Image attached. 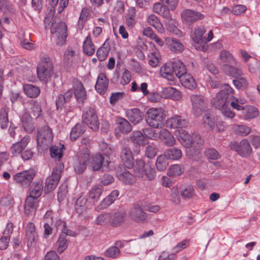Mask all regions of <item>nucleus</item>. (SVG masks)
I'll list each match as a JSON object with an SVG mask.
<instances>
[{
    "label": "nucleus",
    "mask_w": 260,
    "mask_h": 260,
    "mask_svg": "<svg viewBox=\"0 0 260 260\" xmlns=\"http://www.w3.org/2000/svg\"><path fill=\"white\" fill-rule=\"evenodd\" d=\"M67 240L64 234H61L59 235L58 240L57 241L58 248L57 251L59 253H62L67 247Z\"/></svg>",
    "instance_id": "57"
},
{
    "label": "nucleus",
    "mask_w": 260,
    "mask_h": 260,
    "mask_svg": "<svg viewBox=\"0 0 260 260\" xmlns=\"http://www.w3.org/2000/svg\"><path fill=\"white\" fill-rule=\"evenodd\" d=\"M103 190L102 185L100 184L93 186L89 191V199L93 200V202L98 201Z\"/></svg>",
    "instance_id": "39"
},
{
    "label": "nucleus",
    "mask_w": 260,
    "mask_h": 260,
    "mask_svg": "<svg viewBox=\"0 0 260 260\" xmlns=\"http://www.w3.org/2000/svg\"><path fill=\"white\" fill-rule=\"evenodd\" d=\"M159 138L161 141L167 146H172L176 143L174 137L167 129L164 128L160 130Z\"/></svg>",
    "instance_id": "26"
},
{
    "label": "nucleus",
    "mask_w": 260,
    "mask_h": 260,
    "mask_svg": "<svg viewBox=\"0 0 260 260\" xmlns=\"http://www.w3.org/2000/svg\"><path fill=\"white\" fill-rule=\"evenodd\" d=\"M236 79L233 81L234 85L238 89H246L248 87V83L245 78L241 76L236 77Z\"/></svg>",
    "instance_id": "55"
},
{
    "label": "nucleus",
    "mask_w": 260,
    "mask_h": 260,
    "mask_svg": "<svg viewBox=\"0 0 260 260\" xmlns=\"http://www.w3.org/2000/svg\"><path fill=\"white\" fill-rule=\"evenodd\" d=\"M147 21L149 24L153 26L158 32L160 33L165 32V28L162 24L154 14L149 15L147 18Z\"/></svg>",
    "instance_id": "34"
},
{
    "label": "nucleus",
    "mask_w": 260,
    "mask_h": 260,
    "mask_svg": "<svg viewBox=\"0 0 260 260\" xmlns=\"http://www.w3.org/2000/svg\"><path fill=\"white\" fill-rule=\"evenodd\" d=\"M121 252L120 249L117 246H112L106 249L104 255L106 257L116 258L119 257Z\"/></svg>",
    "instance_id": "47"
},
{
    "label": "nucleus",
    "mask_w": 260,
    "mask_h": 260,
    "mask_svg": "<svg viewBox=\"0 0 260 260\" xmlns=\"http://www.w3.org/2000/svg\"><path fill=\"white\" fill-rule=\"evenodd\" d=\"M8 110L6 108H2L0 110V126L2 128H6L9 125Z\"/></svg>",
    "instance_id": "51"
},
{
    "label": "nucleus",
    "mask_w": 260,
    "mask_h": 260,
    "mask_svg": "<svg viewBox=\"0 0 260 260\" xmlns=\"http://www.w3.org/2000/svg\"><path fill=\"white\" fill-rule=\"evenodd\" d=\"M111 46L108 40H107L96 51V56L100 61L105 60L108 57Z\"/></svg>",
    "instance_id": "29"
},
{
    "label": "nucleus",
    "mask_w": 260,
    "mask_h": 260,
    "mask_svg": "<svg viewBox=\"0 0 260 260\" xmlns=\"http://www.w3.org/2000/svg\"><path fill=\"white\" fill-rule=\"evenodd\" d=\"M176 22L175 20L170 19L166 22L167 29L171 32L178 36H181V31L176 26Z\"/></svg>",
    "instance_id": "50"
},
{
    "label": "nucleus",
    "mask_w": 260,
    "mask_h": 260,
    "mask_svg": "<svg viewBox=\"0 0 260 260\" xmlns=\"http://www.w3.org/2000/svg\"><path fill=\"white\" fill-rule=\"evenodd\" d=\"M233 94V89L228 84H224L222 90L212 100V104L215 108L220 110L228 104L231 96Z\"/></svg>",
    "instance_id": "3"
},
{
    "label": "nucleus",
    "mask_w": 260,
    "mask_h": 260,
    "mask_svg": "<svg viewBox=\"0 0 260 260\" xmlns=\"http://www.w3.org/2000/svg\"><path fill=\"white\" fill-rule=\"evenodd\" d=\"M85 131V127L81 123L76 124L71 130L70 133V139L75 141L80 137Z\"/></svg>",
    "instance_id": "36"
},
{
    "label": "nucleus",
    "mask_w": 260,
    "mask_h": 260,
    "mask_svg": "<svg viewBox=\"0 0 260 260\" xmlns=\"http://www.w3.org/2000/svg\"><path fill=\"white\" fill-rule=\"evenodd\" d=\"M191 139L193 140L192 147L198 149L201 148L204 143V140L199 134L197 133L193 134L191 135Z\"/></svg>",
    "instance_id": "58"
},
{
    "label": "nucleus",
    "mask_w": 260,
    "mask_h": 260,
    "mask_svg": "<svg viewBox=\"0 0 260 260\" xmlns=\"http://www.w3.org/2000/svg\"><path fill=\"white\" fill-rule=\"evenodd\" d=\"M51 32L57 45L61 46L65 43L67 37V26L64 22H52Z\"/></svg>",
    "instance_id": "5"
},
{
    "label": "nucleus",
    "mask_w": 260,
    "mask_h": 260,
    "mask_svg": "<svg viewBox=\"0 0 260 260\" xmlns=\"http://www.w3.org/2000/svg\"><path fill=\"white\" fill-rule=\"evenodd\" d=\"M25 236L27 240V246H32L37 242L38 234L36 231V227L32 222L27 224L25 228Z\"/></svg>",
    "instance_id": "17"
},
{
    "label": "nucleus",
    "mask_w": 260,
    "mask_h": 260,
    "mask_svg": "<svg viewBox=\"0 0 260 260\" xmlns=\"http://www.w3.org/2000/svg\"><path fill=\"white\" fill-rule=\"evenodd\" d=\"M219 62L220 64H235V59L233 55L226 50H222L221 51L219 56Z\"/></svg>",
    "instance_id": "38"
},
{
    "label": "nucleus",
    "mask_w": 260,
    "mask_h": 260,
    "mask_svg": "<svg viewBox=\"0 0 260 260\" xmlns=\"http://www.w3.org/2000/svg\"><path fill=\"white\" fill-rule=\"evenodd\" d=\"M131 140L133 143L138 145H144L145 144V137L139 131L133 132L130 136Z\"/></svg>",
    "instance_id": "44"
},
{
    "label": "nucleus",
    "mask_w": 260,
    "mask_h": 260,
    "mask_svg": "<svg viewBox=\"0 0 260 260\" xmlns=\"http://www.w3.org/2000/svg\"><path fill=\"white\" fill-rule=\"evenodd\" d=\"M237 100L235 102H231V106L237 110H241L243 116V118L245 120L252 119L258 115V111L257 109L250 105H246L245 106H242L241 105H238L237 103Z\"/></svg>",
    "instance_id": "11"
},
{
    "label": "nucleus",
    "mask_w": 260,
    "mask_h": 260,
    "mask_svg": "<svg viewBox=\"0 0 260 260\" xmlns=\"http://www.w3.org/2000/svg\"><path fill=\"white\" fill-rule=\"evenodd\" d=\"M36 175V172L33 169H30L17 173L14 179H34Z\"/></svg>",
    "instance_id": "53"
},
{
    "label": "nucleus",
    "mask_w": 260,
    "mask_h": 260,
    "mask_svg": "<svg viewBox=\"0 0 260 260\" xmlns=\"http://www.w3.org/2000/svg\"><path fill=\"white\" fill-rule=\"evenodd\" d=\"M108 80L106 75L101 73L97 79L95 88L100 94H104L107 90L108 86Z\"/></svg>",
    "instance_id": "20"
},
{
    "label": "nucleus",
    "mask_w": 260,
    "mask_h": 260,
    "mask_svg": "<svg viewBox=\"0 0 260 260\" xmlns=\"http://www.w3.org/2000/svg\"><path fill=\"white\" fill-rule=\"evenodd\" d=\"M136 10L134 8H130L128 10V14L125 17L127 25L132 27L136 23Z\"/></svg>",
    "instance_id": "54"
},
{
    "label": "nucleus",
    "mask_w": 260,
    "mask_h": 260,
    "mask_svg": "<svg viewBox=\"0 0 260 260\" xmlns=\"http://www.w3.org/2000/svg\"><path fill=\"white\" fill-rule=\"evenodd\" d=\"M182 173V168L180 165H175L172 166L168 171V175L171 177H175Z\"/></svg>",
    "instance_id": "60"
},
{
    "label": "nucleus",
    "mask_w": 260,
    "mask_h": 260,
    "mask_svg": "<svg viewBox=\"0 0 260 260\" xmlns=\"http://www.w3.org/2000/svg\"><path fill=\"white\" fill-rule=\"evenodd\" d=\"M43 189L41 180H37L31 182L29 188V196L25 200L24 212L27 216L35 214L38 206V198L41 196Z\"/></svg>",
    "instance_id": "1"
},
{
    "label": "nucleus",
    "mask_w": 260,
    "mask_h": 260,
    "mask_svg": "<svg viewBox=\"0 0 260 260\" xmlns=\"http://www.w3.org/2000/svg\"><path fill=\"white\" fill-rule=\"evenodd\" d=\"M181 84L190 89H194L197 86V83L192 76L186 72L178 78Z\"/></svg>",
    "instance_id": "25"
},
{
    "label": "nucleus",
    "mask_w": 260,
    "mask_h": 260,
    "mask_svg": "<svg viewBox=\"0 0 260 260\" xmlns=\"http://www.w3.org/2000/svg\"><path fill=\"white\" fill-rule=\"evenodd\" d=\"M147 164H145L142 159H136L134 175L128 171L123 166L120 165L116 168V176L119 179H132L133 177H144V171Z\"/></svg>",
    "instance_id": "2"
},
{
    "label": "nucleus",
    "mask_w": 260,
    "mask_h": 260,
    "mask_svg": "<svg viewBox=\"0 0 260 260\" xmlns=\"http://www.w3.org/2000/svg\"><path fill=\"white\" fill-rule=\"evenodd\" d=\"M130 218L136 222H143L147 219V214L138 204H134L128 211Z\"/></svg>",
    "instance_id": "16"
},
{
    "label": "nucleus",
    "mask_w": 260,
    "mask_h": 260,
    "mask_svg": "<svg viewBox=\"0 0 260 260\" xmlns=\"http://www.w3.org/2000/svg\"><path fill=\"white\" fill-rule=\"evenodd\" d=\"M168 126L172 128L185 127L187 126L188 122L186 120L181 116L175 115L167 120Z\"/></svg>",
    "instance_id": "19"
},
{
    "label": "nucleus",
    "mask_w": 260,
    "mask_h": 260,
    "mask_svg": "<svg viewBox=\"0 0 260 260\" xmlns=\"http://www.w3.org/2000/svg\"><path fill=\"white\" fill-rule=\"evenodd\" d=\"M166 42L170 50L175 53H180L183 51L184 45L178 40L169 37L166 39Z\"/></svg>",
    "instance_id": "21"
},
{
    "label": "nucleus",
    "mask_w": 260,
    "mask_h": 260,
    "mask_svg": "<svg viewBox=\"0 0 260 260\" xmlns=\"http://www.w3.org/2000/svg\"><path fill=\"white\" fill-rule=\"evenodd\" d=\"M203 123L206 128L212 131L215 127L214 117L210 114H205L203 117Z\"/></svg>",
    "instance_id": "46"
},
{
    "label": "nucleus",
    "mask_w": 260,
    "mask_h": 260,
    "mask_svg": "<svg viewBox=\"0 0 260 260\" xmlns=\"http://www.w3.org/2000/svg\"><path fill=\"white\" fill-rule=\"evenodd\" d=\"M30 137L24 136L20 141L14 144L11 148V151L13 155L20 154L22 150L25 148L30 141Z\"/></svg>",
    "instance_id": "23"
},
{
    "label": "nucleus",
    "mask_w": 260,
    "mask_h": 260,
    "mask_svg": "<svg viewBox=\"0 0 260 260\" xmlns=\"http://www.w3.org/2000/svg\"><path fill=\"white\" fill-rule=\"evenodd\" d=\"M175 136L177 137L178 141L180 143L186 148L192 147V139H191V136L182 128L178 129L175 132Z\"/></svg>",
    "instance_id": "18"
},
{
    "label": "nucleus",
    "mask_w": 260,
    "mask_h": 260,
    "mask_svg": "<svg viewBox=\"0 0 260 260\" xmlns=\"http://www.w3.org/2000/svg\"><path fill=\"white\" fill-rule=\"evenodd\" d=\"M21 123L22 127L26 133H30L34 130L35 126L29 114L24 113L22 116Z\"/></svg>",
    "instance_id": "31"
},
{
    "label": "nucleus",
    "mask_w": 260,
    "mask_h": 260,
    "mask_svg": "<svg viewBox=\"0 0 260 260\" xmlns=\"http://www.w3.org/2000/svg\"><path fill=\"white\" fill-rule=\"evenodd\" d=\"M233 129L236 134L241 136H246L250 134L251 132L250 128L244 124L234 125Z\"/></svg>",
    "instance_id": "48"
},
{
    "label": "nucleus",
    "mask_w": 260,
    "mask_h": 260,
    "mask_svg": "<svg viewBox=\"0 0 260 260\" xmlns=\"http://www.w3.org/2000/svg\"><path fill=\"white\" fill-rule=\"evenodd\" d=\"M230 147L242 157H247L252 152V148L246 139H243L240 143L231 142Z\"/></svg>",
    "instance_id": "12"
},
{
    "label": "nucleus",
    "mask_w": 260,
    "mask_h": 260,
    "mask_svg": "<svg viewBox=\"0 0 260 260\" xmlns=\"http://www.w3.org/2000/svg\"><path fill=\"white\" fill-rule=\"evenodd\" d=\"M53 64L49 58H43L39 62L37 69L38 78L41 81H48L53 74Z\"/></svg>",
    "instance_id": "4"
},
{
    "label": "nucleus",
    "mask_w": 260,
    "mask_h": 260,
    "mask_svg": "<svg viewBox=\"0 0 260 260\" xmlns=\"http://www.w3.org/2000/svg\"><path fill=\"white\" fill-rule=\"evenodd\" d=\"M62 147L60 146H52L50 148L51 157L59 159L62 156Z\"/></svg>",
    "instance_id": "56"
},
{
    "label": "nucleus",
    "mask_w": 260,
    "mask_h": 260,
    "mask_svg": "<svg viewBox=\"0 0 260 260\" xmlns=\"http://www.w3.org/2000/svg\"><path fill=\"white\" fill-rule=\"evenodd\" d=\"M222 69L226 74L233 76L234 78L242 76V72L240 70L229 64H223Z\"/></svg>",
    "instance_id": "40"
},
{
    "label": "nucleus",
    "mask_w": 260,
    "mask_h": 260,
    "mask_svg": "<svg viewBox=\"0 0 260 260\" xmlns=\"http://www.w3.org/2000/svg\"><path fill=\"white\" fill-rule=\"evenodd\" d=\"M131 80V75L130 72L126 69H124L121 77L120 79V82L121 84L124 85L129 83Z\"/></svg>",
    "instance_id": "63"
},
{
    "label": "nucleus",
    "mask_w": 260,
    "mask_h": 260,
    "mask_svg": "<svg viewBox=\"0 0 260 260\" xmlns=\"http://www.w3.org/2000/svg\"><path fill=\"white\" fill-rule=\"evenodd\" d=\"M162 96L164 98L178 100L181 98L179 91L172 87H166L162 90Z\"/></svg>",
    "instance_id": "32"
},
{
    "label": "nucleus",
    "mask_w": 260,
    "mask_h": 260,
    "mask_svg": "<svg viewBox=\"0 0 260 260\" xmlns=\"http://www.w3.org/2000/svg\"><path fill=\"white\" fill-rule=\"evenodd\" d=\"M120 157L123 167L131 169L134 166V158L130 148L124 145L121 147Z\"/></svg>",
    "instance_id": "15"
},
{
    "label": "nucleus",
    "mask_w": 260,
    "mask_h": 260,
    "mask_svg": "<svg viewBox=\"0 0 260 260\" xmlns=\"http://www.w3.org/2000/svg\"><path fill=\"white\" fill-rule=\"evenodd\" d=\"M113 217L112 213H106L99 215L95 220V223L98 225H105L110 222Z\"/></svg>",
    "instance_id": "49"
},
{
    "label": "nucleus",
    "mask_w": 260,
    "mask_h": 260,
    "mask_svg": "<svg viewBox=\"0 0 260 260\" xmlns=\"http://www.w3.org/2000/svg\"><path fill=\"white\" fill-rule=\"evenodd\" d=\"M145 120L150 127L158 128L162 124V114L158 109L150 108L146 114Z\"/></svg>",
    "instance_id": "7"
},
{
    "label": "nucleus",
    "mask_w": 260,
    "mask_h": 260,
    "mask_svg": "<svg viewBox=\"0 0 260 260\" xmlns=\"http://www.w3.org/2000/svg\"><path fill=\"white\" fill-rule=\"evenodd\" d=\"M205 155L209 158L211 159H217L219 157L218 152L214 149L209 148L205 151Z\"/></svg>",
    "instance_id": "64"
},
{
    "label": "nucleus",
    "mask_w": 260,
    "mask_h": 260,
    "mask_svg": "<svg viewBox=\"0 0 260 260\" xmlns=\"http://www.w3.org/2000/svg\"><path fill=\"white\" fill-rule=\"evenodd\" d=\"M30 111L32 116L36 118L39 117L41 114V107L36 101H31L30 103Z\"/></svg>",
    "instance_id": "61"
},
{
    "label": "nucleus",
    "mask_w": 260,
    "mask_h": 260,
    "mask_svg": "<svg viewBox=\"0 0 260 260\" xmlns=\"http://www.w3.org/2000/svg\"><path fill=\"white\" fill-rule=\"evenodd\" d=\"M86 202L87 200L83 197H80L77 200L75 204V210L79 215L84 213L86 211Z\"/></svg>",
    "instance_id": "45"
},
{
    "label": "nucleus",
    "mask_w": 260,
    "mask_h": 260,
    "mask_svg": "<svg viewBox=\"0 0 260 260\" xmlns=\"http://www.w3.org/2000/svg\"><path fill=\"white\" fill-rule=\"evenodd\" d=\"M126 116L128 120L134 124L140 123L143 120V114L138 109H132L127 110Z\"/></svg>",
    "instance_id": "24"
},
{
    "label": "nucleus",
    "mask_w": 260,
    "mask_h": 260,
    "mask_svg": "<svg viewBox=\"0 0 260 260\" xmlns=\"http://www.w3.org/2000/svg\"><path fill=\"white\" fill-rule=\"evenodd\" d=\"M82 121L90 129L94 131L99 129V121L95 110L91 108L87 107L84 109L82 114Z\"/></svg>",
    "instance_id": "8"
},
{
    "label": "nucleus",
    "mask_w": 260,
    "mask_h": 260,
    "mask_svg": "<svg viewBox=\"0 0 260 260\" xmlns=\"http://www.w3.org/2000/svg\"><path fill=\"white\" fill-rule=\"evenodd\" d=\"M83 51L87 55L90 56L95 52V47L91 37L88 35L84 40L83 45Z\"/></svg>",
    "instance_id": "41"
},
{
    "label": "nucleus",
    "mask_w": 260,
    "mask_h": 260,
    "mask_svg": "<svg viewBox=\"0 0 260 260\" xmlns=\"http://www.w3.org/2000/svg\"><path fill=\"white\" fill-rule=\"evenodd\" d=\"M181 17L183 23L191 25L199 20L203 19L205 15L197 11L186 9L182 11Z\"/></svg>",
    "instance_id": "10"
},
{
    "label": "nucleus",
    "mask_w": 260,
    "mask_h": 260,
    "mask_svg": "<svg viewBox=\"0 0 260 260\" xmlns=\"http://www.w3.org/2000/svg\"><path fill=\"white\" fill-rule=\"evenodd\" d=\"M75 97L79 103L83 104L87 98V93L82 82L76 79L72 81Z\"/></svg>",
    "instance_id": "14"
},
{
    "label": "nucleus",
    "mask_w": 260,
    "mask_h": 260,
    "mask_svg": "<svg viewBox=\"0 0 260 260\" xmlns=\"http://www.w3.org/2000/svg\"><path fill=\"white\" fill-rule=\"evenodd\" d=\"M181 197L185 200L193 199L196 196L195 189L193 185L185 184L180 188Z\"/></svg>",
    "instance_id": "27"
},
{
    "label": "nucleus",
    "mask_w": 260,
    "mask_h": 260,
    "mask_svg": "<svg viewBox=\"0 0 260 260\" xmlns=\"http://www.w3.org/2000/svg\"><path fill=\"white\" fill-rule=\"evenodd\" d=\"M117 128L120 133L126 134L129 133L132 127L129 122L124 118H118L116 120Z\"/></svg>",
    "instance_id": "33"
},
{
    "label": "nucleus",
    "mask_w": 260,
    "mask_h": 260,
    "mask_svg": "<svg viewBox=\"0 0 260 260\" xmlns=\"http://www.w3.org/2000/svg\"><path fill=\"white\" fill-rule=\"evenodd\" d=\"M165 154L167 158L172 160H178L182 156L181 150L176 147H172L167 150Z\"/></svg>",
    "instance_id": "43"
},
{
    "label": "nucleus",
    "mask_w": 260,
    "mask_h": 260,
    "mask_svg": "<svg viewBox=\"0 0 260 260\" xmlns=\"http://www.w3.org/2000/svg\"><path fill=\"white\" fill-rule=\"evenodd\" d=\"M89 151L87 148H84L78 155L74 164V170L76 173L81 174L85 170L89 159Z\"/></svg>",
    "instance_id": "9"
},
{
    "label": "nucleus",
    "mask_w": 260,
    "mask_h": 260,
    "mask_svg": "<svg viewBox=\"0 0 260 260\" xmlns=\"http://www.w3.org/2000/svg\"><path fill=\"white\" fill-rule=\"evenodd\" d=\"M109 164V161L108 160H105L103 155L100 153L95 154L91 162L92 168L94 171L99 170L103 166H107Z\"/></svg>",
    "instance_id": "22"
},
{
    "label": "nucleus",
    "mask_w": 260,
    "mask_h": 260,
    "mask_svg": "<svg viewBox=\"0 0 260 260\" xmlns=\"http://www.w3.org/2000/svg\"><path fill=\"white\" fill-rule=\"evenodd\" d=\"M170 201L175 205H179L181 202V197L178 187L174 186L171 189Z\"/></svg>",
    "instance_id": "52"
},
{
    "label": "nucleus",
    "mask_w": 260,
    "mask_h": 260,
    "mask_svg": "<svg viewBox=\"0 0 260 260\" xmlns=\"http://www.w3.org/2000/svg\"><path fill=\"white\" fill-rule=\"evenodd\" d=\"M192 111L194 114L199 116L205 110L206 101L205 98L200 94H192L190 96Z\"/></svg>",
    "instance_id": "13"
},
{
    "label": "nucleus",
    "mask_w": 260,
    "mask_h": 260,
    "mask_svg": "<svg viewBox=\"0 0 260 260\" xmlns=\"http://www.w3.org/2000/svg\"><path fill=\"white\" fill-rule=\"evenodd\" d=\"M126 212L123 209H120L113 214L111 220V225L117 227L120 225L124 221L126 217Z\"/></svg>",
    "instance_id": "28"
},
{
    "label": "nucleus",
    "mask_w": 260,
    "mask_h": 260,
    "mask_svg": "<svg viewBox=\"0 0 260 260\" xmlns=\"http://www.w3.org/2000/svg\"><path fill=\"white\" fill-rule=\"evenodd\" d=\"M168 165L167 157L166 155H161L157 157L156 167L157 170L162 171L166 169Z\"/></svg>",
    "instance_id": "59"
},
{
    "label": "nucleus",
    "mask_w": 260,
    "mask_h": 260,
    "mask_svg": "<svg viewBox=\"0 0 260 260\" xmlns=\"http://www.w3.org/2000/svg\"><path fill=\"white\" fill-rule=\"evenodd\" d=\"M156 171L155 169L148 163L145 166V169L144 171V177L148 179H153L156 177Z\"/></svg>",
    "instance_id": "62"
},
{
    "label": "nucleus",
    "mask_w": 260,
    "mask_h": 260,
    "mask_svg": "<svg viewBox=\"0 0 260 260\" xmlns=\"http://www.w3.org/2000/svg\"><path fill=\"white\" fill-rule=\"evenodd\" d=\"M23 89L25 95L30 98H37L40 93V88L31 84H24Z\"/></svg>",
    "instance_id": "30"
},
{
    "label": "nucleus",
    "mask_w": 260,
    "mask_h": 260,
    "mask_svg": "<svg viewBox=\"0 0 260 260\" xmlns=\"http://www.w3.org/2000/svg\"><path fill=\"white\" fill-rule=\"evenodd\" d=\"M205 32L206 29L204 26H199L195 28L193 33L191 35L193 41L198 44L204 43L203 35Z\"/></svg>",
    "instance_id": "35"
},
{
    "label": "nucleus",
    "mask_w": 260,
    "mask_h": 260,
    "mask_svg": "<svg viewBox=\"0 0 260 260\" xmlns=\"http://www.w3.org/2000/svg\"><path fill=\"white\" fill-rule=\"evenodd\" d=\"M53 135L51 129L47 125L38 129L37 135L38 146L43 149H47L51 144Z\"/></svg>",
    "instance_id": "6"
},
{
    "label": "nucleus",
    "mask_w": 260,
    "mask_h": 260,
    "mask_svg": "<svg viewBox=\"0 0 260 260\" xmlns=\"http://www.w3.org/2000/svg\"><path fill=\"white\" fill-rule=\"evenodd\" d=\"M172 67L174 73L178 78L186 72L184 64L180 60L177 59L172 62Z\"/></svg>",
    "instance_id": "37"
},
{
    "label": "nucleus",
    "mask_w": 260,
    "mask_h": 260,
    "mask_svg": "<svg viewBox=\"0 0 260 260\" xmlns=\"http://www.w3.org/2000/svg\"><path fill=\"white\" fill-rule=\"evenodd\" d=\"M161 76L170 81H172L174 78V73L172 67L170 66L165 64L160 70Z\"/></svg>",
    "instance_id": "42"
}]
</instances>
